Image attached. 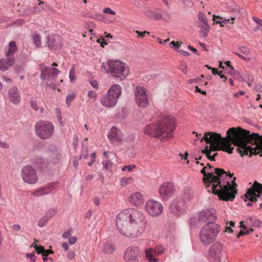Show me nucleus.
<instances>
[{"label": "nucleus", "instance_id": "1", "mask_svg": "<svg viewBox=\"0 0 262 262\" xmlns=\"http://www.w3.org/2000/svg\"><path fill=\"white\" fill-rule=\"evenodd\" d=\"M204 140L210 146L208 150L216 151L223 150L229 154L233 152V147L231 146L230 142L237 146V150L241 156L262 153V135L260 136L257 133H251L249 130L238 127L230 128L227 132V136L222 138L220 134L207 132L201 141Z\"/></svg>", "mask_w": 262, "mask_h": 262}, {"label": "nucleus", "instance_id": "2", "mask_svg": "<svg viewBox=\"0 0 262 262\" xmlns=\"http://www.w3.org/2000/svg\"><path fill=\"white\" fill-rule=\"evenodd\" d=\"M147 225L144 214L135 209H128L120 212L116 217V225L123 236L134 239L142 236Z\"/></svg>", "mask_w": 262, "mask_h": 262}, {"label": "nucleus", "instance_id": "3", "mask_svg": "<svg viewBox=\"0 0 262 262\" xmlns=\"http://www.w3.org/2000/svg\"><path fill=\"white\" fill-rule=\"evenodd\" d=\"M227 178H220V184L216 185L213 194L217 195L220 200L225 201H233L237 192L236 188L237 185L235 183L236 178L234 177L232 180L229 181L228 179L231 178L233 173L226 172Z\"/></svg>", "mask_w": 262, "mask_h": 262}, {"label": "nucleus", "instance_id": "4", "mask_svg": "<svg viewBox=\"0 0 262 262\" xmlns=\"http://www.w3.org/2000/svg\"><path fill=\"white\" fill-rule=\"evenodd\" d=\"M175 121L172 117H163L158 124L147 125L144 129L145 134L151 137H158L164 133L170 134L175 129Z\"/></svg>", "mask_w": 262, "mask_h": 262}, {"label": "nucleus", "instance_id": "5", "mask_svg": "<svg viewBox=\"0 0 262 262\" xmlns=\"http://www.w3.org/2000/svg\"><path fill=\"white\" fill-rule=\"evenodd\" d=\"M101 68L106 73L111 74L121 80L124 79L129 73L128 68L124 63L117 60H108L106 64L102 63Z\"/></svg>", "mask_w": 262, "mask_h": 262}, {"label": "nucleus", "instance_id": "6", "mask_svg": "<svg viewBox=\"0 0 262 262\" xmlns=\"http://www.w3.org/2000/svg\"><path fill=\"white\" fill-rule=\"evenodd\" d=\"M207 169V167H204L201 170V172L203 174L204 182L208 183L206 185V188L209 192H212L213 193L215 189L216 185L220 184L219 179L222 178H227L228 175L226 172L222 168H216L214 170V173L212 172H208L207 173L205 169Z\"/></svg>", "mask_w": 262, "mask_h": 262}, {"label": "nucleus", "instance_id": "7", "mask_svg": "<svg viewBox=\"0 0 262 262\" xmlns=\"http://www.w3.org/2000/svg\"><path fill=\"white\" fill-rule=\"evenodd\" d=\"M221 227L218 224L205 225L201 229L200 241L204 246H207L213 243L220 232Z\"/></svg>", "mask_w": 262, "mask_h": 262}, {"label": "nucleus", "instance_id": "8", "mask_svg": "<svg viewBox=\"0 0 262 262\" xmlns=\"http://www.w3.org/2000/svg\"><path fill=\"white\" fill-rule=\"evenodd\" d=\"M35 133L36 136L41 140L50 139L54 130V126L49 121L39 120L35 126Z\"/></svg>", "mask_w": 262, "mask_h": 262}, {"label": "nucleus", "instance_id": "9", "mask_svg": "<svg viewBox=\"0 0 262 262\" xmlns=\"http://www.w3.org/2000/svg\"><path fill=\"white\" fill-rule=\"evenodd\" d=\"M121 94V88L119 84H114L107 91L106 94L101 98L102 105L112 107L116 105L118 98Z\"/></svg>", "mask_w": 262, "mask_h": 262}, {"label": "nucleus", "instance_id": "10", "mask_svg": "<svg viewBox=\"0 0 262 262\" xmlns=\"http://www.w3.org/2000/svg\"><path fill=\"white\" fill-rule=\"evenodd\" d=\"M142 255V252L138 247L130 246L124 251L123 258L125 262H138Z\"/></svg>", "mask_w": 262, "mask_h": 262}, {"label": "nucleus", "instance_id": "11", "mask_svg": "<svg viewBox=\"0 0 262 262\" xmlns=\"http://www.w3.org/2000/svg\"><path fill=\"white\" fill-rule=\"evenodd\" d=\"M145 208L148 214L154 217L161 215L163 211L162 204L154 200H148Z\"/></svg>", "mask_w": 262, "mask_h": 262}, {"label": "nucleus", "instance_id": "12", "mask_svg": "<svg viewBox=\"0 0 262 262\" xmlns=\"http://www.w3.org/2000/svg\"><path fill=\"white\" fill-rule=\"evenodd\" d=\"M21 176L23 180L29 184H33L37 182L38 177L34 168L30 166L23 167Z\"/></svg>", "mask_w": 262, "mask_h": 262}, {"label": "nucleus", "instance_id": "13", "mask_svg": "<svg viewBox=\"0 0 262 262\" xmlns=\"http://www.w3.org/2000/svg\"><path fill=\"white\" fill-rule=\"evenodd\" d=\"M216 219V213L214 209H205L199 215V221L206 225H213Z\"/></svg>", "mask_w": 262, "mask_h": 262}, {"label": "nucleus", "instance_id": "14", "mask_svg": "<svg viewBox=\"0 0 262 262\" xmlns=\"http://www.w3.org/2000/svg\"><path fill=\"white\" fill-rule=\"evenodd\" d=\"M135 95L136 102L139 106H147L149 103L148 99L146 90L143 86H138L136 87Z\"/></svg>", "mask_w": 262, "mask_h": 262}, {"label": "nucleus", "instance_id": "15", "mask_svg": "<svg viewBox=\"0 0 262 262\" xmlns=\"http://www.w3.org/2000/svg\"><path fill=\"white\" fill-rule=\"evenodd\" d=\"M175 187L170 182L163 183L159 188V193L162 200H167L175 193Z\"/></svg>", "mask_w": 262, "mask_h": 262}, {"label": "nucleus", "instance_id": "16", "mask_svg": "<svg viewBox=\"0 0 262 262\" xmlns=\"http://www.w3.org/2000/svg\"><path fill=\"white\" fill-rule=\"evenodd\" d=\"M39 69L41 72L40 77L43 80L48 79L51 76L55 78L60 73V71L56 68H49L45 63L40 64Z\"/></svg>", "mask_w": 262, "mask_h": 262}, {"label": "nucleus", "instance_id": "17", "mask_svg": "<svg viewBox=\"0 0 262 262\" xmlns=\"http://www.w3.org/2000/svg\"><path fill=\"white\" fill-rule=\"evenodd\" d=\"M210 256L215 260L219 261L224 256L225 252L223 250V245L220 243H214L209 249Z\"/></svg>", "mask_w": 262, "mask_h": 262}, {"label": "nucleus", "instance_id": "18", "mask_svg": "<svg viewBox=\"0 0 262 262\" xmlns=\"http://www.w3.org/2000/svg\"><path fill=\"white\" fill-rule=\"evenodd\" d=\"M262 191V184L255 181L251 188L247 190L245 198L251 202L255 201L256 192Z\"/></svg>", "mask_w": 262, "mask_h": 262}, {"label": "nucleus", "instance_id": "19", "mask_svg": "<svg viewBox=\"0 0 262 262\" xmlns=\"http://www.w3.org/2000/svg\"><path fill=\"white\" fill-rule=\"evenodd\" d=\"M184 202L180 199H174L170 206L171 212L177 216L183 213Z\"/></svg>", "mask_w": 262, "mask_h": 262}, {"label": "nucleus", "instance_id": "20", "mask_svg": "<svg viewBox=\"0 0 262 262\" xmlns=\"http://www.w3.org/2000/svg\"><path fill=\"white\" fill-rule=\"evenodd\" d=\"M48 46L51 50H56L61 46L60 36L56 35H51L48 37Z\"/></svg>", "mask_w": 262, "mask_h": 262}, {"label": "nucleus", "instance_id": "21", "mask_svg": "<svg viewBox=\"0 0 262 262\" xmlns=\"http://www.w3.org/2000/svg\"><path fill=\"white\" fill-rule=\"evenodd\" d=\"M49 160L53 164L57 163L60 160V154L55 147L50 148L47 152Z\"/></svg>", "mask_w": 262, "mask_h": 262}, {"label": "nucleus", "instance_id": "22", "mask_svg": "<svg viewBox=\"0 0 262 262\" xmlns=\"http://www.w3.org/2000/svg\"><path fill=\"white\" fill-rule=\"evenodd\" d=\"M15 59L13 57H6V59H0V70L6 71L9 67L12 66L14 63Z\"/></svg>", "mask_w": 262, "mask_h": 262}, {"label": "nucleus", "instance_id": "23", "mask_svg": "<svg viewBox=\"0 0 262 262\" xmlns=\"http://www.w3.org/2000/svg\"><path fill=\"white\" fill-rule=\"evenodd\" d=\"M9 97L12 103L17 104L19 102L20 99V94L16 87H13L9 90Z\"/></svg>", "mask_w": 262, "mask_h": 262}, {"label": "nucleus", "instance_id": "24", "mask_svg": "<svg viewBox=\"0 0 262 262\" xmlns=\"http://www.w3.org/2000/svg\"><path fill=\"white\" fill-rule=\"evenodd\" d=\"M129 201L134 206H138L143 203V195L140 192H135L130 196Z\"/></svg>", "mask_w": 262, "mask_h": 262}, {"label": "nucleus", "instance_id": "25", "mask_svg": "<svg viewBox=\"0 0 262 262\" xmlns=\"http://www.w3.org/2000/svg\"><path fill=\"white\" fill-rule=\"evenodd\" d=\"M107 137L110 140L112 141L120 142L121 140L117 134V128L115 126L113 127L108 132Z\"/></svg>", "mask_w": 262, "mask_h": 262}, {"label": "nucleus", "instance_id": "26", "mask_svg": "<svg viewBox=\"0 0 262 262\" xmlns=\"http://www.w3.org/2000/svg\"><path fill=\"white\" fill-rule=\"evenodd\" d=\"M145 256L149 262H157L159 259L155 256L156 255L154 249L149 248L145 251Z\"/></svg>", "mask_w": 262, "mask_h": 262}, {"label": "nucleus", "instance_id": "27", "mask_svg": "<svg viewBox=\"0 0 262 262\" xmlns=\"http://www.w3.org/2000/svg\"><path fill=\"white\" fill-rule=\"evenodd\" d=\"M198 26L201 29V36L203 37L207 36L210 29L208 23H198Z\"/></svg>", "mask_w": 262, "mask_h": 262}, {"label": "nucleus", "instance_id": "28", "mask_svg": "<svg viewBox=\"0 0 262 262\" xmlns=\"http://www.w3.org/2000/svg\"><path fill=\"white\" fill-rule=\"evenodd\" d=\"M102 250L106 254H112L115 251V247L111 243L106 242L103 245Z\"/></svg>", "mask_w": 262, "mask_h": 262}, {"label": "nucleus", "instance_id": "29", "mask_svg": "<svg viewBox=\"0 0 262 262\" xmlns=\"http://www.w3.org/2000/svg\"><path fill=\"white\" fill-rule=\"evenodd\" d=\"M17 50L16 42L14 41H11L9 45V50L6 54V57H13V54Z\"/></svg>", "mask_w": 262, "mask_h": 262}, {"label": "nucleus", "instance_id": "30", "mask_svg": "<svg viewBox=\"0 0 262 262\" xmlns=\"http://www.w3.org/2000/svg\"><path fill=\"white\" fill-rule=\"evenodd\" d=\"M246 222L250 224V226L255 227H262V222L258 219H254L252 217H248L246 219Z\"/></svg>", "mask_w": 262, "mask_h": 262}, {"label": "nucleus", "instance_id": "31", "mask_svg": "<svg viewBox=\"0 0 262 262\" xmlns=\"http://www.w3.org/2000/svg\"><path fill=\"white\" fill-rule=\"evenodd\" d=\"M48 213H48L45 216L41 218L40 220L39 221L38 223V226L39 227H43L46 224L49 219L50 218H51L55 214V212L53 211V214H51L49 216L48 215Z\"/></svg>", "mask_w": 262, "mask_h": 262}, {"label": "nucleus", "instance_id": "32", "mask_svg": "<svg viewBox=\"0 0 262 262\" xmlns=\"http://www.w3.org/2000/svg\"><path fill=\"white\" fill-rule=\"evenodd\" d=\"M194 191L190 187H186L184 190V197L186 199H190L194 196Z\"/></svg>", "mask_w": 262, "mask_h": 262}, {"label": "nucleus", "instance_id": "33", "mask_svg": "<svg viewBox=\"0 0 262 262\" xmlns=\"http://www.w3.org/2000/svg\"><path fill=\"white\" fill-rule=\"evenodd\" d=\"M47 189V188L45 187L39 188L36 189L32 193V194L35 196H38L39 195H40L47 194L49 193L48 191H46V190Z\"/></svg>", "mask_w": 262, "mask_h": 262}, {"label": "nucleus", "instance_id": "34", "mask_svg": "<svg viewBox=\"0 0 262 262\" xmlns=\"http://www.w3.org/2000/svg\"><path fill=\"white\" fill-rule=\"evenodd\" d=\"M208 148H209V146H206L205 147V148L204 149H203L202 150V152L203 154H206V156L207 157V158L208 159H209L211 161H215V157L217 155V153H215V154H214L213 156H210V152L208 150Z\"/></svg>", "mask_w": 262, "mask_h": 262}, {"label": "nucleus", "instance_id": "35", "mask_svg": "<svg viewBox=\"0 0 262 262\" xmlns=\"http://www.w3.org/2000/svg\"><path fill=\"white\" fill-rule=\"evenodd\" d=\"M240 228L241 229V231L239 232V233L237 235V237L239 238L242 236H244L245 235H248V232H245L244 230L248 229V227H247L246 226L243 225V222H240Z\"/></svg>", "mask_w": 262, "mask_h": 262}, {"label": "nucleus", "instance_id": "36", "mask_svg": "<svg viewBox=\"0 0 262 262\" xmlns=\"http://www.w3.org/2000/svg\"><path fill=\"white\" fill-rule=\"evenodd\" d=\"M198 17L199 20V23H208V20L205 14L201 12H199L198 14Z\"/></svg>", "mask_w": 262, "mask_h": 262}, {"label": "nucleus", "instance_id": "37", "mask_svg": "<svg viewBox=\"0 0 262 262\" xmlns=\"http://www.w3.org/2000/svg\"><path fill=\"white\" fill-rule=\"evenodd\" d=\"M165 248L162 245H158L154 249V253L156 255H160L164 252Z\"/></svg>", "mask_w": 262, "mask_h": 262}, {"label": "nucleus", "instance_id": "38", "mask_svg": "<svg viewBox=\"0 0 262 262\" xmlns=\"http://www.w3.org/2000/svg\"><path fill=\"white\" fill-rule=\"evenodd\" d=\"M76 98V95L74 93H71L68 94L66 97V103L68 106H70V103Z\"/></svg>", "mask_w": 262, "mask_h": 262}, {"label": "nucleus", "instance_id": "39", "mask_svg": "<svg viewBox=\"0 0 262 262\" xmlns=\"http://www.w3.org/2000/svg\"><path fill=\"white\" fill-rule=\"evenodd\" d=\"M252 20L256 22L258 26H257L255 29L254 31H256L257 30H259L260 28L262 27V20L259 19L258 18L256 17H253Z\"/></svg>", "mask_w": 262, "mask_h": 262}, {"label": "nucleus", "instance_id": "40", "mask_svg": "<svg viewBox=\"0 0 262 262\" xmlns=\"http://www.w3.org/2000/svg\"><path fill=\"white\" fill-rule=\"evenodd\" d=\"M33 41L37 47H39L41 44V38L39 35H35L33 37Z\"/></svg>", "mask_w": 262, "mask_h": 262}, {"label": "nucleus", "instance_id": "41", "mask_svg": "<svg viewBox=\"0 0 262 262\" xmlns=\"http://www.w3.org/2000/svg\"><path fill=\"white\" fill-rule=\"evenodd\" d=\"M244 81H245L246 83H248L249 86H250L251 85L252 82L253 81V76L251 75H248L245 78H242Z\"/></svg>", "mask_w": 262, "mask_h": 262}, {"label": "nucleus", "instance_id": "42", "mask_svg": "<svg viewBox=\"0 0 262 262\" xmlns=\"http://www.w3.org/2000/svg\"><path fill=\"white\" fill-rule=\"evenodd\" d=\"M34 248L35 249V250L38 254H42V255L43 256V253L45 252V249L43 247H42V246L39 247V246H38L37 245H35L34 246Z\"/></svg>", "mask_w": 262, "mask_h": 262}, {"label": "nucleus", "instance_id": "43", "mask_svg": "<svg viewBox=\"0 0 262 262\" xmlns=\"http://www.w3.org/2000/svg\"><path fill=\"white\" fill-rule=\"evenodd\" d=\"M131 180V178H123L120 181V184L122 186H125Z\"/></svg>", "mask_w": 262, "mask_h": 262}, {"label": "nucleus", "instance_id": "44", "mask_svg": "<svg viewBox=\"0 0 262 262\" xmlns=\"http://www.w3.org/2000/svg\"><path fill=\"white\" fill-rule=\"evenodd\" d=\"M69 78L71 81H73L75 79V72L74 68H72L70 71Z\"/></svg>", "mask_w": 262, "mask_h": 262}, {"label": "nucleus", "instance_id": "45", "mask_svg": "<svg viewBox=\"0 0 262 262\" xmlns=\"http://www.w3.org/2000/svg\"><path fill=\"white\" fill-rule=\"evenodd\" d=\"M103 13H104L105 14H112V15L116 14V12L112 10L110 8H108V7L104 8L103 10Z\"/></svg>", "mask_w": 262, "mask_h": 262}, {"label": "nucleus", "instance_id": "46", "mask_svg": "<svg viewBox=\"0 0 262 262\" xmlns=\"http://www.w3.org/2000/svg\"><path fill=\"white\" fill-rule=\"evenodd\" d=\"M239 50L241 52V53H242L244 54H246V55H248L250 52L249 49L245 47H240L239 48Z\"/></svg>", "mask_w": 262, "mask_h": 262}, {"label": "nucleus", "instance_id": "47", "mask_svg": "<svg viewBox=\"0 0 262 262\" xmlns=\"http://www.w3.org/2000/svg\"><path fill=\"white\" fill-rule=\"evenodd\" d=\"M182 67H179V69L180 70H181L182 72L185 74H186L187 73V72H188V67L186 64H184L183 62H182V64L181 66Z\"/></svg>", "mask_w": 262, "mask_h": 262}, {"label": "nucleus", "instance_id": "48", "mask_svg": "<svg viewBox=\"0 0 262 262\" xmlns=\"http://www.w3.org/2000/svg\"><path fill=\"white\" fill-rule=\"evenodd\" d=\"M31 106L33 109H34L35 111H37L38 110V107L37 103L35 101H30Z\"/></svg>", "mask_w": 262, "mask_h": 262}, {"label": "nucleus", "instance_id": "49", "mask_svg": "<svg viewBox=\"0 0 262 262\" xmlns=\"http://www.w3.org/2000/svg\"><path fill=\"white\" fill-rule=\"evenodd\" d=\"M75 252L74 251H70L68 252L67 257L70 260H72L75 257Z\"/></svg>", "mask_w": 262, "mask_h": 262}, {"label": "nucleus", "instance_id": "50", "mask_svg": "<svg viewBox=\"0 0 262 262\" xmlns=\"http://www.w3.org/2000/svg\"><path fill=\"white\" fill-rule=\"evenodd\" d=\"M102 164L103 166V168L104 169H108L109 167L112 165V163L110 161L107 160L106 161H104L102 162Z\"/></svg>", "mask_w": 262, "mask_h": 262}, {"label": "nucleus", "instance_id": "51", "mask_svg": "<svg viewBox=\"0 0 262 262\" xmlns=\"http://www.w3.org/2000/svg\"><path fill=\"white\" fill-rule=\"evenodd\" d=\"M135 167H136V166L135 165H129L125 166L122 168V170L125 171L126 169H127L128 171H130L133 168H134Z\"/></svg>", "mask_w": 262, "mask_h": 262}, {"label": "nucleus", "instance_id": "52", "mask_svg": "<svg viewBox=\"0 0 262 262\" xmlns=\"http://www.w3.org/2000/svg\"><path fill=\"white\" fill-rule=\"evenodd\" d=\"M136 33L138 34V37L141 38H143L145 36V34H149V32H147L146 31L142 32H140L138 30L136 31Z\"/></svg>", "mask_w": 262, "mask_h": 262}, {"label": "nucleus", "instance_id": "53", "mask_svg": "<svg viewBox=\"0 0 262 262\" xmlns=\"http://www.w3.org/2000/svg\"><path fill=\"white\" fill-rule=\"evenodd\" d=\"M88 96L89 98H92L94 99H95V98H96V96H97V94L93 91H89L88 92Z\"/></svg>", "mask_w": 262, "mask_h": 262}, {"label": "nucleus", "instance_id": "54", "mask_svg": "<svg viewBox=\"0 0 262 262\" xmlns=\"http://www.w3.org/2000/svg\"><path fill=\"white\" fill-rule=\"evenodd\" d=\"M90 83L92 87H93L94 88H95L96 89H98V83L97 81V80H94L90 81Z\"/></svg>", "mask_w": 262, "mask_h": 262}, {"label": "nucleus", "instance_id": "55", "mask_svg": "<svg viewBox=\"0 0 262 262\" xmlns=\"http://www.w3.org/2000/svg\"><path fill=\"white\" fill-rule=\"evenodd\" d=\"M169 45L170 47H174L177 49L180 47L178 41H172L170 42Z\"/></svg>", "mask_w": 262, "mask_h": 262}, {"label": "nucleus", "instance_id": "56", "mask_svg": "<svg viewBox=\"0 0 262 262\" xmlns=\"http://www.w3.org/2000/svg\"><path fill=\"white\" fill-rule=\"evenodd\" d=\"M77 238L75 236H70L69 238V243L71 245H73L77 241Z\"/></svg>", "mask_w": 262, "mask_h": 262}, {"label": "nucleus", "instance_id": "57", "mask_svg": "<svg viewBox=\"0 0 262 262\" xmlns=\"http://www.w3.org/2000/svg\"><path fill=\"white\" fill-rule=\"evenodd\" d=\"M71 235V232L70 231H66V232H64L62 235V236L63 238H69V237H70Z\"/></svg>", "mask_w": 262, "mask_h": 262}, {"label": "nucleus", "instance_id": "58", "mask_svg": "<svg viewBox=\"0 0 262 262\" xmlns=\"http://www.w3.org/2000/svg\"><path fill=\"white\" fill-rule=\"evenodd\" d=\"M254 89L257 92H261L262 91V85L260 84H257L255 85Z\"/></svg>", "mask_w": 262, "mask_h": 262}, {"label": "nucleus", "instance_id": "59", "mask_svg": "<svg viewBox=\"0 0 262 262\" xmlns=\"http://www.w3.org/2000/svg\"><path fill=\"white\" fill-rule=\"evenodd\" d=\"M0 147L4 148H8L9 145L5 142L0 140Z\"/></svg>", "mask_w": 262, "mask_h": 262}, {"label": "nucleus", "instance_id": "60", "mask_svg": "<svg viewBox=\"0 0 262 262\" xmlns=\"http://www.w3.org/2000/svg\"><path fill=\"white\" fill-rule=\"evenodd\" d=\"M220 17H220V16H219V15H213V19H213V20L214 21H215V23H216V24H222V23H221V22L222 21V19H221V20H215V18H220Z\"/></svg>", "mask_w": 262, "mask_h": 262}, {"label": "nucleus", "instance_id": "61", "mask_svg": "<svg viewBox=\"0 0 262 262\" xmlns=\"http://www.w3.org/2000/svg\"><path fill=\"white\" fill-rule=\"evenodd\" d=\"M257 198L262 200V191L257 192V193L256 194L255 201L254 202H256L257 200Z\"/></svg>", "mask_w": 262, "mask_h": 262}, {"label": "nucleus", "instance_id": "62", "mask_svg": "<svg viewBox=\"0 0 262 262\" xmlns=\"http://www.w3.org/2000/svg\"><path fill=\"white\" fill-rule=\"evenodd\" d=\"M12 229L14 231H19L20 229V227L19 225L15 224L12 226Z\"/></svg>", "mask_w": 262, "mask_h": 262}, {"label": "nucleus", "instance_id": "63", "mask_svg": "<svg viewBox=\"0 0 262 262\" xmlns=\"http://www.w3.org/2000/svg\"><path fill=\"white\" fill-rule=\"evenodd\" d=\"M73 144L75 148L78 146V138L77 136H75L73 140Z\"/></svg>", "mask_w": 262, "mask_h": 262}, {"label": "nucleus", "instance_id": "64", "mask_svg": "<svg viewBox=\"0 0 262 262\" xmlns=\"http://www.w3.org/2000/svg\"><path fill=\"white\" fill-rule=\"evenodd\" d=\"M62 247L65 251H67L69 250L68 244L66 242L62 244Z\"/></svg>", "mask_w": 262, "mask_h": 262}]
</instances>
